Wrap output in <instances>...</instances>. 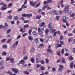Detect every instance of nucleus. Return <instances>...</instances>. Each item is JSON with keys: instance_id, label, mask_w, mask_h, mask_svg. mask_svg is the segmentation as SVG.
<instances>
[{"instance_id": "f257e3e1", "label": "nucleus", "mask_w": 75, "mask_h": 75, "mask_svg": "<svg viewBox=\"0 0 75 75\" xmlns=\"http://www.w3.org/2000/svg\"><path fill=\"white\" fill-rule=\"evenodd\" d=\"M69 8V6H66L64 8V11L65 12V13H67V14H70L71 13V11H69L68 10Z\"/></svg>"}, {"instance_id": "f03ea898", "label": "nucleus", "mask_w": 75, "mask_h": 75, "mask_svg": "<svg viewBox=\"0 0 75 75\" xmlns=\"http://www.w3.org/2000/svg\"><path fill=\"white\" fill-rule=\"evenodd\" d=\"M63 1L62 0L61 1H60L58 4V5H57V7L59 8H60V5L61 6V7H63L64 6L63 4Z\"/></svg>"}, {"instance_id": "7ed1b4c3", "label": "nucleus", "mask_w": 75, "mask_h": 75, "mask_svg": "<svg viewBox=\"0 0 75 75\" xmlns=\"http://www.w3.org/2000/svg\"><path fill=\"white\" fill-rule=\"evenodd\" d=\"M63 68H64V66L62 65H59V68H58V71H59V72H62Z\"/></svg>"}, {"instance_id": "20e7f679", "label": "nucleus", "mask_w": 75, "mask_h": 75, "mask_svg": "<svg viewBox=\"0 0 75 75\" xmlns=\"http://www.w3.org/2000/svg\"><path fill=\"white\" fill-rule=\"evenodd\" d=\"M3 7H7V5H6L5 4L3 5L1 7V10L4 11L6 9H7L6 8H4Z\"/></svg>"}, {"instance_id": "39448f33", "label": "nucleus", "mask_w": 75, "mask_h": 75, "mask_svg": "<svg viewBox=\"0 0 75 75\" xmlns=\"http://www.w3.org/2000/svg\"><path fill=\"white\" fill-rule=\"evenodd\" d=\"M12 70L14 73H17L18 72V70L16 69L12 68Z\"/></svg>"}, {"instance_id": "423d86ee", "label": "nucleus", "mask_w": 75, "mask_h": 75, "mask_svg": "<svg viewBox=\"0 0 75 75\" xmlns=\"http://www.w3.org/2000/svg\"><path fill=\"white\" fill-rule=\"evenodd\" d=\"M30 4L31 6H35V4L36 3L35 2H33V1H30Z\"/></svg>"}, {"instance_id": "0eeeda50", "label": "nucleus", "mask_w": 75, "mask_h": 75, "mask_svg": "<svg viewBox=\"0 0 75 75\" xmlns=\"http://www.w3.org/2000/svg\"><path fill=\"white\" fill-rule=\"evenodd\" d=\"M47 52H49L50 54H52L53 53V51H52V50L51 49H47Z\"/></svg>"}, {"instance_id": "6e6552de", "label": "nucleus", "mask_w": 75, "mask_h": 75, "mask_svg": "<svg viewBox=\"0 0 75 75\" xmlns=\"http://www.w3.org/2000/svg\"><path fill=\"white\" fill-rule=\"evenodd\" d=\"M25 63V62L23 60H22L21 61H20L19 63H18V65H20V64H23V65H24Z\"/></svg>"}, {"instance_id": "1a4fd4ad", "label": "nucleus", "mask_w": 75, "mask_h": 75, "mask_svg": "<svg viewBox=\"0 0 75 75\" xmlns=\"http://www.w3.org/2000/svg\"><path fill=\"white\" fill-rule=\"evenodd\" d=\"M52 13L55 15H58V13L57 12L56 10H53L52 11Z\"/></svg>"}, {"instance_id": "9d476101", "label": "nucleus", "mask_w": 75, "mask_h": 75, "mask_svg": "<svg viewBox=\"0 0 75 75\" xmlns=\"http://www.w3.org/2000/svg\"><path fill=\"white\" fill-rule=\"evenodd\" d=\"M29 27V25L28 24H26L24 25V26H23V28L24 30H25V29L26 28H28Z\"/></svg>"}, {"instance_id": "9b49d317", "label": "nucleus", "mask_w": 75, "mask_h": 75, "mask_svg": "<svg viewBox=\"0 0 75 75\" xmlns=\"http://www.w3.org/2000/svg\"><path fill=\"white\" fill-rule=\"evenodd\" d=\"M28 38L30 41H32V40H34V39L33 38V37L31 36H29L28 37Z\"/></svg>"}, {"instance_id": "f8f14e48", "label": "nucleus", "mask_w": 75, "mask_h": 75, "mask_svg": "<svg viewBox=\"0 0 75 75\" xmlns=\"http://www.w3.org/2000/svg\"><path fill=\"white\" fill-rule=\"evenodd\" d=\"M52 23H49L48 25V27L49 28H50V29H52V26L51 25Z\"/></svg>"}, {"instance_id": "ddd939ff", "label": "nucleus", "mask_w": 75, "mask_h": 75, "mask_svg": "<svg viewBox=\"0 0 75 75\" xmlns=\"http://www.w3.org/2000/svg\"><path fill=\"white\" fill-rule=\"evenodd\" d=\"M26 17H28V18H30V17H32V14H27Z\"/></svg>"}, {"instance_id": "4468645a", "label": "nucleus", "mask_w": 75, "mask_h": 75, "mask_svg": "<svg viewBox=\"0 0 75 75\" xmlns=\"http://www.w3.org/2000/svg\"><path fill=\"white\" fill-rule=\"evenodd\" d=\"M47 7H48V5H47L44 6L43 7V8L42 9V10H43V11H44L45 8H46Z\"/></svg>"}, {"instance_id": "2eb2a0df", "label": "nucleus", "mask_w": 75, "mask_h": 75, "mask_svg": "<svg viewBox=\"0 0 75 75\" xmlns=\"http://www.w3.org/2000/svg\"><path fill=\"white\" fill-rule=\"evenodd\" d=\"M56 30L55 29H52L51 30H50V31L51 33H54L55 32Z\"/></svg>"}, {"instance_id": "dca6fc26", "label": "nucleus", "mask_w": 75, "mask_h": 75, "mask_svg": "<svg viewBox=\"0 0 75 75\" xmlns=\"http://www.w3.org/2000/svg\"><path fill=\"white\" fill-rule=\"evenodd\" d=\"M44 47V45H43V44H41L39 46L38 48H41Z\"/></svg>"}, {"instance_id": "f3484780", "label": "nucleus", "mask_w": 75, "mask_h": 75, "mask_svg": "<svg viewBox=\"0 0 75 75\" xmlns=\"http://www.w3.org/2000/svg\"><path fill=\"white\" fill-rule=\"evenodd\" d=\"M14 58H11L10 59V61L11 64L13 63L14 62Z\"/></svg>"}, {"instance_id": "a211bd4d", "label": "nucleus", "mask_w": 75, "mask_h": 75, "mask_svg": "<svg viewBox=\"0 0 75 75\" xmlns=\"http://www.w3.org/2000/svg\"><path fill=\"white\" fill-rule=\"evenodd\" d=\"M69 59L70 61H72V60H73V59H74V58H73V57L72 56H70L69 57Z\"/></svg>"}, {"instance_id": "6ab92c4d", "label": "nucleus", "mask_w": 75, "mask_h": 75, "mask_svg": "<svg viewBox=\"0 0 75 75\" xmlns=\"http://www.w3.org/2000/svg\"><path fill=\"white\" fill-rule=\"evenodd\" d=\"M45 23L44 22H42L41 23L40 25V27H44V25H45Z\"/></svg>"}, {"instance_id": "aec40b11", "label": "nucleus", "mask_w": 75, "mask_h": 75, "mask_svg": "<svg viewBox=\"0 0 75 75\" xmlns=\"http://www.w3.org/2000/svg\"><path fill=\"white\" fill-rule=\"evenodd\" d=\"M23 73H24V74H25L26 75H28L30 74V73L28 71H24L23 72Z\"/></svg>"}, {"instance_id": "412c9836", "label": "nucleus", "mask_w": 75, "mask_h": 75, "mask_svg": "<svg viewBox=\"0 0 75 75\" xmlns=\"http://www.w3.org/2000/svg\"><path fill=\"white\" fill-rule=\"evenodd\" d=\"M32 32V30H31V29H30L29 30L28 32V33L29 35H31V34Z\"/></svg>"}, {"instance_id": "4be33fe9", "label": "nucleus", "mask_w": 75, "mask_h": 75, "mask_svg": "<svg viewBox=\"0 0 75 75\" xmlns=\"http://www.w3.org/2000/svg\"><path fill=\"white\" fill-rule=\"evenodd\" d=\"M23 6H21V8H19V9H18L17 11H22V9H23Z\"/></svg>"}, {"instance_id": "5701e85b", "label": "nucleus", "mask_w": 75, "mask_h": 75, "mask_svg": "<svg viewBox=\"0 0 75 75\" xmlns=\"http://www.w3.org/2000/svg\"><path fill=\"white\" fill-rule=\"evenodd\" d=\"M41 16L40 15H39L38 16H37L36 17V19H40V18H41Z\"/></svg>"}, {"instance_id": "b1692460", "label": "nucleus", "mask_w": 75, "mask_h": 75, "mask_svg": "<svg viewBox=\"0 0 75 75\" xmlns=\"http://www.w3.org/2000/svg\"><path fill=\"white\" fill-rule=\"evenodd\" d=\"M11 29H9L7 30L6 32V34H9V33H10V32H11Z\"/></svg>"}, {"instance_id": "393cba45", "label": "nucleus", "mask_w": 75, "mask_h": 75, "mask_svg": "<svg viewBox=\"0 0 75 75\" xmlns=\"http://www.w3.org/2000/svg\"><path fill=\"white\" fill-rule=\"evenodd\" d=\"M27 59H28V57L26 55L24 57L23 59V60H27Z\"/></svg>"}, {"instance_id": "a878e982", "label": "nucleus", "mask_w": 75, "mask_h": 75, "mask_svg": "<svg viewBox=\"0 0 75 75\" xmlns=\"http://www.w3.org/2000/svg\"><path fill=\"white\" fill-rule=\"evenodd\" d=\"M2 55H4V56H6V55H7V53L5 52H3L2 53Z\"/></svg>"}, {"instance_id": "bb28decb", "label": "nucleus", "mask_w": 75, "mask_h": 75, "mask_svg": "<svg viewBox=\"0 0 75 75\" xmlns=\"http://www.w3.org/2000/svg\"><path fill=\"white\" fill-rule=\"evenodd\" d=\"M40 61V59L37 58L36 59V62L37 63H38Z\"/></svg>"}, {"instance_id": "cd10ccee", "label": "nucleus", "mask_w": 75, "mask_h": 75, "mask_svg": "<svg viewBox=\"0 0 75 75\" xmlns=\"http://www.w3.org/2000/svg\"><path fill=\"white\" fill-rule=\"evenodd\" d=\"M48 1L47 0V1H44V2H43V4L44 5H45V4H48Z\"/></svg>"}, {"instance_id": "c85d7f7f", "label": "nucleus", "mask_w": 75, "mask_h": 75, "mask_svg": "<svg viewBox=\"0 0 75 75\" xmlns=\"http://www.w3.org/2000/svg\"><path fill=\"white\" fill-rule=\"evenodd\" d=\"M62 61L63 63H64V64L65 63V59L64 58H62Z\"/></svg>"}, {"instance_id": "c756f323", "label": "nucleus", "mask_w": 75, "mask_h": 75, "mask_svg": "<svg viewBox=\"0 0 75 75\" xmlns=\"http://www.w3.org/2000/svg\"><path fill=\"white\" fill-rule=\"evenodd\" d=\"M7 18H9L10 20H11L12 18V17L11 16L9 15L8 16Z\"/></svg>"}, {"instance_id": "7c9ffc66", "label": "nucleus", "mask_w": 75, "mask_h": 75, "mask_svg": "<svg viewBox=\"0 0 75 75\" xmlns=\"http://www.w3.org/2000/svg\"><path fill=\"white\" fill-rule=\"evenodd\" d=\"M33 35H37L38 34V33H37V32H36L35 31L33 32Z\"/></svg>"}, {"instance_id": "2f4dec72", "label": "nucleus", "mask_w": 75, "mask_h": 75, "mask_svg": "<svg viewBox=\"0 0 75 75\" xmlns=\"http://www.w3.org/2000/svg\"><path fill=\"white\" fill-rule=\"evenodd\" d=\"M27 0H25L24 1V4H23V5H22V7H23L24 6V5H25V4H26L27 3Z\"/></svg>"}, {"instance_id": "473e14b6", "label": "nucleus", "mask_w": 75, "mask_h": 75, "mask_svg": "<svg viewBox=\"0 0 75 75\" xmlns=\"http://www.w3.org/2000/svg\"><path fill=\"white\" fill-rule=\"evenodd\" d=\"M30 61L32 63H34V60L33 58H31L30 59Z\"/></svg>"}, {"instance_id": "72a5a7b5", "label": "nucleus", "mask_w": 75, "mask_h": 75, "mask_svg": "<svg viewBox=\"0 0 75 75\" xmlns=\"http://www.w3.org/2000/svg\"><path fill=\"white\" fill-rule=\"evenodd\" d=\"M40 68L41 70L42 71H44V70H45V67H44L43 66H42L40 67Z\"/></svg>"}, {"instance_id": "f704fd0d", "label": "nucleus", "mask_w": 75, "mask_h": 75, "mask_svg": "<svg viewBox=\"0 0 75 75\" xmlns=\"http://www.w3.org/2000/svg\"><path fill=\"white\" fill-rule=\"evenodd\" d=\"M11 41H12V39H9L8 40V41L6 42L7 43H9V42H11Z\"/></svg>"}, {"instance_id": "c9c22d12", "label": "nucleus", "mask_w": 75, "mask_h": 75, "mask_svg": "<svg viewBox=\"0 0 75 75\" xmlns=\"http://www.w3.org/2000/svg\"><path fill=\"white\" fill-rule=\"evenodd\" d=\"M22 17H27V14L25 13H23L22 14Z\"/></svg>"}, {"instance_id": "e433bc0d", "label": "nucleus", "mask_w": 75, "mask_h": 75, "mask_svg": "<svg viewBox=\"0 0 75 75\" xmlns=\"http://www.w3.org/2000/svg\"><path fill=\"white\" fill-rule=\"evenodd\" d=\"M14 20H18V17L17 16H15L14 17Z\"/></svg>"}, {"instance_id": "4c0bfd02", "label": "nucleus", "mask_w": 75, "mask_h": 75, "mask_svg": "<svg viewBox=\"0 0 75 75\" xmlns=\"http://www.w3.org/2000/svg\"><path fill=\"white\" fill-rule=\"evenodd\" d=\"M31 52H34V51H35V49L34 48H32L31 49Z\"/></svg>"}, {"instance_id": "58836bf2", "label": "nucleus", "mask_w": 75, "mask_h": 75, "mask_svg": "<svg viewBox=\"0 0 75 75\" xmlns=\"http://www.w3.org/2000/svg\"><path fill=\"white\" fill-rule=\"evenodd\" d=\"M40 62L42 64H45V62L43 60H42L40 61Z\"/></svg>"}, {"instance_id": "ea45409f", "label": "nucleus", "mask_w": 75, "mask_h": 75, "mask_svg": "<svg viewBox=\"0 0 75 75\" xmlns=\"http://www.w3.org/2000/svg\"><path fill=\"white\" fill-rule=\"evenodd\" d=\"M6 39H3L1 40V42H4L6 41Z\"/></svg>"}, {"instance_id": "a19ab883", "label": "nucleus", "mask_w": 75, "mask_h": 75, "mask_svg": "<svg viewBox=\"0 0 75 75\" xmlns=\"http://www.w3.org/2000/svg\"><path fill=\"white\" fill-rule=\"evenodd\" d=\"M49 32V30H48V29H47L45 31V33H46V34H47Z\"/></svg>"}, {"instance_id": "79ce46f5", "label": "nucleus", "mask_w": 75, "mask_h": 75, "mask_svg": "<svg viewBox=\"0 0 75 75\" xmlns=\"http://www.w3.org/2000/svg\"><path fill=\"white\" fill-rule=\"evenodd\" d=\"M34 41L35 42H37L38 41V38H36L35 39Z\"/></svg>"}, {"instance_id": "37998d69", "label": "nucleus", "mask_w": 75, "mask_h": 75, "mask_svg": "<svg viewBox=\"0 0 75 75\" xmlns=\"http://www.w3.org/2000/svg\"><path fill=\"white\" fill-rule=\"evenodd\" d=\"M42 34H43V31H42L40 32L39 33V34L40 35H42Z\"/></svg>"}, {"instance_id": "c03bdc74", "label": "nucleus", "mask_w": 75, "mask_h": 75, "mask_svg": "<svg viewBox=\"0 0 75 75\" xmlns=\"http://www.w3.org/2000/svg\"><path fill=\"white\" fill-rule=\"evenodd\" d=\"M45 61L47 63V64H48L49 63V60L47 59H45Z\"/></svg>"}, {"instance_id": "a18cd8bd", "label": "nucleus", "mask_w": 75, "mask_h": 75, "mask_svg": "<svg viewBox=\"0 0 75 75\" xmlns=\"http://www.w3.org/2000/svg\"><path fill=\"white\" fill-rule=\"evenodd\" d=\"M40 3H39L36 5V7L37 8L38 7H39V6H40Z\"/></svg>"}, {"instance_id": "49530a36", "label": "nucleus", "mask_w": 75, "mask_h": 75, "mask_svg": "<svg viewBox=\"0 0 75 75\" xmlns=\"http://www.w3.org/2000/svg\"><path fill=\"white\" fill-rule=\"evenodd\" d=\"M41 64H37L36 65V67H37V68H40V67H41Z\"/></svg>"}, {"instance_id": "de8ad7c7", "label": "nucleus", "mask_w": 75, "mask_h": 75, "mask_svg": "<svg viewBox=\"0 0 75 75\" xmlns=\"http://www.w3.org/2000/svg\"><path fill=\"white\" fill-rule=\"evenodd\" d=\"M29 21L26 20V21H24L23 23L25 24V23H29Z\"/></svg>"}, {"instance_id": "09e8293b", "label": "nucleus", "mask_w": 75, "mask_h": 75, "mask_svg": "<svg viewBox=\"0 0 75 75\" xmlns=\"http://www.w3.org/2000/svg\"><path fill=\"white\" fill-rule=\"evenodd\" d=\"M62 18H63V20H67V17H66L65 16H63L62 17Z\"/></svg>"}, {"instance_id": "8fccbe9b", "label": "nucleus", "mask_w": 75, "mask_h": 75, "mask_svg": "<svg viewBox=\"0 0 75 75\" xmlns=\"http://www.w3.org/2000/svg\"><path fill=\"white\" fill-rule=\"evenodd\" d=\"M61 54H64V49H62L61 51Z\"/></svg>"}, {"instance_id": "3c124183", "label": "nucleus", "mask_w": 75, "mask_h": 75, "mask_svg": "<svg viewBox=\"0 0 75 75\" xmlns=\"http://www.w3.org/2000/svg\"><path fill=\"white\" fill-rule=\"evenodd\" d=\"M74 65V64L72 63H71L70 64V67L71 68H73V66Z\"/></svg>"}, {"instance_id": "603ef678", "label": "nucleus", "mask_w": 75, "mask_h": 75, "mask_svg": "<svg viewBox=\"0 0 75 75\" xmlns=\"http://www.w3.org/2000/svg\"><path fill=\"white\" fill-rule=\"evenodd\" d=\"M72 40V38H70L68 39V42H71Z\"/></svg>"}, {"instance_id": "864d4df0", "label": "nucleus", "mask_w": 75, "mask_h": 75, "mask_svg": "<svg viewBox=\"0 0 75 75\" xmlns=\"http://www.w3.org/2000/svg\"><path fill=\"white\" fill-rule=\"evenodd\" d=\"M40 41L41 42H44V39L40 38Z\"/></svg>"}, {"instance_id": "5fc2aeb1", "label": "nucleus", "mask_w": 75, "mask_h": 75, "mask_svg": "<svg viewBox=\"0 0 75 75\" xmlns=\"http://www.w3.org/2000/svg\"><path fill=\"white\" fill-rule=\"evenodd\" d=\"M56 18L57 20H58L59 18V16H56Z\"/></svg>"}, {"instance_id": "6e6d98bb", "label": "nucleus", "mask_w": 75, "mask_h": 75, "mask_svg": "<svg viewBox=\"0 0 75 75\" xmlns=\"http://www.w3.org/2000/svg\"><path fill=\"white\" fill-rule=\"evenodd\" d=\"M64 37L63 36H61L60 37V40H62V39H63Z\"/></svg>"}, {"instance_id": "4d7b16f0", "label": "nucleus", "mask_w": 75, "mask_h": 75, "mask_svg": "<svg viewBox=\"0 0 75 75\" xmlns=\"http://www.w3.org/2000/svg\"><path fill=\"white\" fill-rule=\"evenodd\" d=\"M69 55V53H65V56L66 57H67Z\"/></svg>"}, {"instance_id": "13d9d810", "label": "nucleus", "mask_w": 75, "mask_h": 75, "mask_svg": "<svg viewBox=\"0 0 75 75\" xmlns=\"http://www.w3.org/2000/svg\"><path fill=\"white\" fill-rule=\"evenodd\" d=\"M13 6V4L11 3H10L8 4V7H11Z\"/></svg>"}, {"instance_id": "bf43d9fd", "label": "nucleus", "mask_w": 75, "mask_h": 75, "mask_svg": "<svg viewBox=\"0 0 75 75\" xmlns=\"http://www.w3.org/2000/svg\"><path fill=\"white\" fill-rule=\"evenodd\" d=\"M7 47L6 45H4L3 46V47L4 48H6Z\"/></svg>"}, {"instance_id": "052dcab7", "label": "nucleus", "mask_w": 75, "mask_h": 75, "mask_svg": "<svg viewBox=\"0 0 75 75\" xmlns=\"http://www.w3.org/2000/svg\"><path fill=\"white\" fill-rule=\"evenodd\" d=\"M48 0V3H52V0Z\"/></svg>"}, {"instance_id": "680f3d73", "label": "nucleus", "mask_w": 75, "mask_h": 75, "mask_svg": "<svg viewBox=\"0 0 75 75\" xmlns=\"http://www.w3.org/2000/svg\"><path fill=\"white\" fill-rule=\"evenodd\" d=\"M4 68V67H0V70L3 69Z\"/></svg>"}, {"instance_id": "e2e57ef3", "label": "nucleus", "mask_w": 75, "mask_h": 75, "mask_svg": "<svg viewBox=\"0 0 75 75\" xmlns=\"http://www.w3.org/2000/svg\"><path fill=\"white\" fill-rule=\"evenodd\" d=\"M70 16L71 17H74L75 16V14L74 13H72L70 15Z\"/></svg>"}, {"instance_id": "0e129e2a", "label": "nucleus", "mask_w": 75, "mask_h": 75, "mask_svg": "<svg viewBox=\"0 0 75 75\" xmlns=\"http://www.w3.org/2000/svg\"><path fill=\"white\" fill-rule=\"evenodd\" d=\"M38 32H40L42 31L41 30V29H40V28H38Z\"/></svg>"}, {"instance_id": "69168bd1", "label": "nucleus", "mask_w": 75, "mask_h": 75, "mask_svg": "<svg viewBox=\"0 0 75 75\" xmlns=\"http://www.w3.org/2000/svg\"><path fill=\"white\" fill-rule=\"evenodd\" d=\"M10 57H8L6 59V61H9L10 59Z\"/></svg>"}, {"instance_id": "338daca9", "label": "nucleus", "mask_w": 75, "mask_h": 75, "mask_svg": "<svg viewBox=\"0 0 75 75\" xmlns=\"http://www.w3.org/2000/svg\"><path fill=\"white\" fill-rule=\"evenodd\" d=\"M72 51L73 52H75V48H74L72 49Z\"/></svg>"}, {"instance_id": "774afa93", "label": "nucleus", "mask_w": 75, "mask_h": 75, "mask_svg": "<svg viewBox=\"0 0 75 75\" xmlns=\"http://www.w3.org/2000/svg\"><path fill=\"white\" fill-rule=\"evenodd\" d=\"M68 35V36L71 37V36H72V35H72V33H70Z\"/></svg>"}]
</instances>
